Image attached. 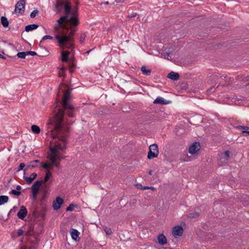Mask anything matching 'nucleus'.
I'll list each match as a JSON object with an SVG mask.
<instances>
[{"label":"nucleus","mask_w":249,"mask_h":249,"mask_svg":"<svg viewBox=\"0 0 249 249\" xmlns=\"http://www.w3.org/2000/svg\"><path fill=\"white\" fill-rule=\"evenodd\" d=\"M72 124L71 120L62 122L61 113H58L55 117L49 119L48 125V133L54 140V146L50 148H54L56 153L59 151H64L66 148L67 138L70 132L69 124Z\"/></svg>","instance_id":"nucleus-1"},{"label":"nucleus","mask_w":249,"mask_h":249,"mask_svg":"<svg viewBox=\"0 0 249 249\" xmlns=\"http://www.w3.org/2000/svg\"><path fill=\"white\" fill-rule=\"evenodd\" d=\"M67 87V86L65 84H62L60 86L59 90H62L63 92V99L60 102L61 106H60L58 102H57L55 104V108L53 110L54 116L53 117H55V115L58 113H61V117L62 122H65L64 115L65 113L70 117H73V113L74 112V108L73 107L70 105L68 101L71 99V91L69 89L65 90V89Z\"/></svg>","instance_id":"nucleus-2"},{"label":"nucleus","mask_w":249,"mask_h":249,"mask_svg":"<svg viewBox=\"0 0 249 249\" xmlns=\"http://www.w3.org/2000/svg\"><path fill=\"white\" fill-rule=\"evenodd\" d=\"M70 32L69 35L62 33V35H56L54 36L58 43L59 47L62 49L67 48L68 49H72L74 48V38L73 37L75 34L76 29L74 27L71 26Z\"/></svg>","instance_id":"nucleus-3"},{"label":"nucleus","mask_w":249,"mask_h":249,"mask_svg":"<svg viewBox=\"0 0 249 249\" xmlns=\"http://www.w3.org/2000/svg\"><path fill=\"white\" fill-rule=\"evenodd\" d=\"M159 155L158 146L157 144L154 143L149 147L147 159L149 160L157 158Z\"/></svg>","instance_id":"nucleus-4"},{"label":"nucleus","mask_w":249,"mask_h":249,"mask_svg":"<svg viewBox=\"0 0 249 249\" xmlns=\"http://www.w3.org/2000/svg\"><path fill=\"white\" fill-rule=\"evenodd\" d=\"M25 0L18 1L15 5V13L16 14H23L25 11Z\"/></svg>","instance_id":"nucleus-5"},{"label":"nucleus","mask_w":249,"mask_h":249,"mask_svg":"<svg viewBox=\"0 0 249 249\" xmlns=\"http://www.w3.org/2000/svg\"><path fill=\"white\" fill-rule=\"evenodd\" d=\"M51 152L50 160L53 164L55 163L57 160H61L60 156L56 153V150L54 148H50Z\"/></svg>","instance_id":"nucleus-6"},{"label":"nucleus","mask_w":249,"mask_h":249,"mask_svg":"<svg viewBox=\"0 0 249 249\" xmlns=\"http://www.w3.org/2000/svg\"><path fill=\"white\" fill-rule=\"evenodd\" d=\"M183 232V229L181 226H176L173 228L172 234L175 237L181 236Z\"/></svg>","instance_id":"nucleus-7"},{"label":"nucleus","mask_w":249,"mask_h":249,"mask_svg":"<svg viewBox=\"0 0 249 249\" xmlns=\"http://www.w3.org/2000/svg\"><path fill=\"white\" fill-rule=\"evenodd\" d=\"M200 143L199 142H195L193 143L189 147V152L192 154L194 155L197 153V151L200 149Z\"/></svg>","instance_id":"nucleus-8"},{"label":"nucleus","mask_w":249,"mask_h":249,"mask_svg":"<svg viewBox=\"0 0 249 249\" xmlns=\"http://www.w3.org/2000/svg\"><path fill=\"white\" fill-rule=\"evenodd\" d=\"M68 19V16H64L60 17V18L57 20V24L54 27V29L56 31H58L59 26H62L63 28H65V26L63 25L64 22L67 21Z\"/></svg>","instance_id":"nucleus-9"},{"label":"nucleus","mask_w":249,"mask_h":249,"mask_svg":"<svg viewBox=\"0 0 249 249\" xmlns=\"http://www.w3.org/2000/svg\"><path fill=\"white\" fill-rule=\"evenodd\" d=\"M67 21L70 22L71 24V26L72 27L77 26L79 24V21L78 17L77 16L74 15L73 13H72V15L71 16L70 18L68 17Z\"/></svg>","instance_id":"nucleus-10"},{"label":"nucleus","mask_w":249,"mask_h":249,"mask_svg":"<svg viewBox=\"0 0 249 249\" xmlns=\"http://www.w3.org/2000/svg\"><path fill=\"white\" fill-rule=\"evenodd\" d=\"M63 202V199L61 197L57 196L53 202V209L55 210H58L60 208Z\"/></svg>","instance_id":"nucleus-11"},{"label":"nucleus","mask_w":249,"mask_h":249,"mask_svg":"<svg viewBox=\"0 0 249 249\" xmlns=\"http://www.w3.org/2000/svg\"><path fill=\"white\" fill-rule=\"evenodd\" d=\"M27 212L26 208L24 206H21L20 210L18 212L17 215L19 219L23 220L26 216Z\"/></svg>","instance_id":"nucleus-12"},{"label":"nucleus","mask_w":249,"mask_h":249,"mask_svg":"<svg viewBox=\"0 0 249 249\" xmlns=\"http://www.w3.org/2000/svg\"><path fill=\"white\" fill-rule=\"evenodd\" d=\"M70 233L71 234V238L73 240L75 241H79V235L80 233L77 230L72 229L70 230Z\"/></svg>","instance_id":"nucleus-13"},{"label":"nucleus","mask_w":249,"mask_h":249,"mask_svg":"<svg viewBox=\"0 0 249 249\" xmlns=\"http://www.w3.org/2000/svg\"><path fill=\"white\" fill-rule=\"evenodd\" d=\"M171 102L169 101H167L164 99L163 98L161 97H158L153 102V103L155 104H160V105H167L170 103Z\"/></svg>","instance_id":"nucleus-14"},{"label":"nucleus","mask_w":249,"mask_h":249,"mask_svg":"<svg viewBox=\"0 0 249 249\" xmlns=\"http://www.w3.org/2000/svg\"><path fill=\"white\" fill-rule=\"evenodd\" d=\"M70 54V52L68 51L61 52V60L63 62H68Z\"/></svg>","instance_id":"nucleus-15"},{"label":"nucleus","mask_w":249,"mask_h":249,"mask_svg":"<svg viewBox=\"0 0 249 249\" xmlns=\"http://www.w3.org/2000/svg\"><path fill=\"white\" fill-rule=\"evenodd\" d=\"M32 197L34 202H35L37 198V195L39 191V188L35 187V186H32L31 187Z\"/></svg>","instance_id":"nucleus-16"},{"label":"nucleus","mask_w":249,"mask_h":249,"mask_svg":"<svg viewBox=\"0 0 249 249\" xmlns=\"http://www.w3.org/2000/svg\"><path fill=\"white\" fill-rule=\"evenodd\" d=\"M167 77L171 80L176 81L179 79V75L177 72L171 71L168 74Z\"/></svg>","instance_id":"nucleus-17"},{"label":"nucleus","mask_w":249,"mask_h":249,"mask_svg":"<svg viewBox=\"0 0 249 249\" xmlns=\"http://www.w3.org/2000/svg\"><path fill=\"white\" fill-rule=\"evenodd\" d=\"M36 177L37 174L36 173H33L31 175L30 177L24 176V178L27 183L28 184H30L36 178Z\"/></svg>","instance_id":"nucleus-18"},{"label":"nucleus","mask_w":249,"mask_h":249,"mask_svg":"<svg viewBox=\"0 0 249 249\" xmlns=\"http://www.w3.org/2000/svg\"><path fill=\"white\" fill-rule=\"evenodd\" d=\"M158 240L159 244L161 245H165L167 242L166 237L163 234H160L158 236Z\"/></svg>","instance_id":"nucleus-19"},{"label":"nucleus","mask_w":249,"mask_h":249,"mask_svg":"<svg viewBox=\"0 0 249 249\" xmlns=\"http://www.w3.org/2000/svg\"><path fill=\"white\" fill-rule=\"evenodd\" d=\"M34 226L35 224L34 223H31L29 225L28 229L25 233L26 235L31 236L34 234Z\"/></svg>","instance_id":"nucleus-20"},{"label":"nucleus","mask_w":249,"mask_h":249,"mask_svg":"<svg viewBox=\"0 0 249 249\" xmlns=\"http://www.w3.org/2000/svg\"><path fill=\"white\" fill-rule=\"evenodd\" d=\"M38 27V25L36 24L28 25L25 27V30L26 32H28L37 29Z\"/></svg>","instance_id":"nucleus-21"},{"label":"nucleus","mask_w":249,"mask_h":249,"mask_svg":"<svg viewBox=\"0 0 249 249\" xmlns=\"http://www.w3.org/2000/svg\"><path fill=\"white\" fill-rule=\"evenodd\" d=\"M141 71L142 74L145 75H150L151 73V70L150 69H147L145 66H143L141 67Z\"/></svg>","instance_id":"nucleus-22"},{"label":"nucleus","mask_w":249,"mask_h":249,"mask_svg":"<svg viewBox=\"0 0 249 249\" xmlns=\"http://www.w3.org/2000/svg\"><path fill=\"white\" fill-rule=\"evenodd\" d=\"M66 2L63 0L57 1L56 5V13L60 12L61 8L64 6Z\"/></svg>","instance_id":"nucleus-23"},{"label":"nucleus","mask_w":249,"mask_h":249,"mask_svg":"<svg viewBox=\"0 0 249 249\" xmlns=\"http://www.w3.org/2000/svg\"><path fill=\"white\" fill-rule=\"evenodd\" d=\"M64 8L65 13V16H68V14H70L71 12V7L69 3L66 2L64 6Z\"/></svg>","instance_id":"nucleus-24"},{"label":"nucleus","mask_w":249,"mask_h":249,"mask_svg":"<svg viewBox=\"0 0 249 249\" xmlns=\"http://www.w3.org/2000/svg\"><path fill=\"white\" fill-rule=\"evenodd\" d=\"M1 23L4 27H7L9 25V21L7 18L4 16L1 17Z\"/></svg>","instance_id":"nucleus-25"},{"label":"nucleus","mask_w":249,"mask_h":249,"mask_svg":"<svg viewBox=\"0 0 249 249\" xmlns=\"http://www.w3.org/2000/svg\"><path fill=\"white\" fill-rule=\"evenodd\" d=\"M31 130L34 133L36 134H38L40 132L39 127L36 125H32L31 126Z\"/></svg>","instance_id":"nucleus-26"},{"label":"nucleus","mask_w":249,"mask_h":249,"mask_svg":"<svg viewBox=\"0 0 249 249\" xmlns=\"http://www.w3.org/2000/svg\"><path fill=\"white\" fill-rule=\"evenodd\" d=\"M9 198L6 196H0V205L8 202Z\"/></svg>","instance_id":"nucleus-27"},{"label":"nucleus","mask_w":249,"mask_h":249,"mask_svg":"<svg viewBox=\"0 0 249 249\" xmlns=\"http://www.w3.org/2000/svg\"><path fill=\"white\" fill-rule=\"evenodd\" d=\"M51 177H52V173H51V172L49 170H48L47 171V172L46 173L44 178L43 180V183L47 182L49 180V178Z\"/></svg>","instance_id":"nucleus-28"},{"label":"nucleus","mask_w":249,"mask_h":249,"mask_svg":"<svg viewBox=\"0 0 249 249\" xmlns=\"http://www.w3.org/2000/svg\"><path fill=\"white\" fill-rule=\"evenodd\" d=\"M42 183H43L42 179L37 180L34 182L32 186H35V187L39 188Z\"/></svg>","instance_id":"nucleus-29"},{"label":"nucleus","mask_w":249,"mask_h":249,"mask_svg":"<svg viewBox=\"0 0 249 249\" xmlns=\"http://www.w3.org/2000/svg\"><path fill=\"white\" fill-rule=\"evenodd\" d=\"M26 52H19L17 54V56L18 57V58H25V56L26 55H27V54L26 53H25Z\"/></svg>","instance_id":"nucleus-30"},{"label":"nucleus","mask_w":249,"mask_h":249,"mask_svg":"<svg viewBox=\"0 0 249 249\" xmlns=\"http://www.w3.org/2000/svg\"><path fill=\"white\" fill-rule=\"evenodd\" d=\"M75 207V205L72 203H71L67 208L66 211H72L74 210Z\"/></svg>","instance_id":"nucleus-31"},{"label":"nucleus","mask_w":249,"mask_h":249,"mask_svg":"<svg viewBox=\"0 0 249 249\" xmlns=\"http://www.w3.org/2000/svg\"><path fill=\"white\" fill-rule=\"evenodd\" d=\"M9 193L13 194L16 196H18L20 195V194H21V192L20 191H18V190H15L14 189L12 190Z\"/></svg>","instance_id":"nucleus-32"},{"label":"nucleus","mask_w":249,"mask_h":249,"mask_svg":"<svg viewBox=\"0 0 249 249\" xmlns=\"http://www.w3.org/2000/svg\"><path fill=\"white\" fill-rule=\"evenodd\" d=\"M53 38V37L51 36H49V35L45 36L42 37V39L40 41L39 44L40 45L41 43L42 42V41L44 40H46L47 39H52Z\"/></svg>","instance_id":"nucleus-33"},{"label":"nucleus","mask_w":249,"mask_h":249,"mask_svg":"<svg viewBox=\"0 0 249 249\" xmlns=\"http://www.w3.org/2000/svg\"><path fill=\"white\" fill-rule=\"evenodd\" d=\"M86 37V35L85 33L82 34L80 36L79 42L82 43L85 41Z\"/></svg>","instance_id":"nucleus-34"},{"label":"nucleus","mask_w":249,"mask_h":249,"mask_svg":"<svg viewBox=\"0 0 249 249\" xmlns=\"http://www.w3.org/2000/svg\"><path fill=\"white\" fill-rule=\"evenodd\" d=\"M38 14V11L37 10H34L30 14V17L31 18H34Z\"/></svg>","instance_id":"nucleus-35"},{"label":"nucleus","mask_w":249,"mask_h":249,"mask_svg":"<svg viewBox=\"0 0 249 249\" xmlns=\"http://www.w3.org/2000/svg\"><path fill=\"white\" fill-rule=\"evenodd\" d=\"M51 166H52V164L48 165V164H47L46 163H42V165H41V167L44 168V169L48 170L49 168H50Z\"/></svg>","instance_id":"nucleus-36"},{"label":"nucleus","mask_w":249,"mask_h":249,"mask_svg":"<svg viewBox=\"0 0 249 249\" xmlns=\"http://www.w3.org/2000/svg\"><path fill=\"white\" fill-rule=\"evenodd\" d=\"M237 128L239 129H244V130H249V127H248V126H241V125H238L236 127Z\"/></svg>","instance_id":"nucleus-37"},{"label":"nucleus","mask_w":249,"mask_h":249,"mask_svg":"<svg viewBox=\"0 0 249 249\" xmlns=\"http://www.w3.org/2000/svg\"><path fill=\"white\" fill-rule=\"evenodd\" d=\"M37 167V165H28L27 166V167L25 168V169L24 170V173H25V171L26 170H28V169H30V168H35Z\"/></svg>","instance_id":"nucleus-38"},{"label":"nucleus","mask_w":249,"mask_h":249,"mask_svg":"<svg viewBox=\"0 0 249 249\" xmlns=\"http://www.w3.org/2000/svg\"><path fill=\"white\" fill-rule=\"evenodd\" d=\"M25 166V165L24 163H20L18 169L17 171H19L23 169L24 167Z\"/></svg>","instance_id":"nucleus-39"},{"label":"nucleus","mask_w":249,"mask_h":249,"mask_svg":"<svg viewBox=\"0 0 249 249\" xmlns=\"http://www.w3.org/2000/svg\"><path fill=\"white\" fill-rule=\"evenodd\" d=\"M25 53H26L27 55L30 54L32 56L36 55L37 54L35 52L33 51H27Z\"/></svg>","instance_id":"nucleus-40"},{"label":"nucleus","mask_w":249,"mask_h":249,"mask_svg":"<svg viewBox=\"0 0 249 249\" xmlns=\"http://www.w3.org/2000/svg\"><path fill=\"white\" fill-rule=\"evenodd\" d=\"M23 231L21 229H18V230L17 231V235L18 236H20L23 234Z\"/></svg>","instance_id":"nucleus-41"},{"label":"nucleus","mask_w":249,"mask_h":249,"mask_svg":"<svg viewBox=\"0 0 249 249\" xmlns=\"http://www.w3.org/2000/svg\"><path fill=\"white\" fill-rule=\"evenodd\" d=\"M210 77L212 79H213L215 81H217V79L218 78V76L216 74L212 75Z\"/></svg>","instance_id":"nucleus-42"},{"label":"nucleus","mask_w":249,"mask_h":249,"mask_svg":"<svg viewBox=\"0 0 249 249\" xmlns=\"http://www.w3.org/2000/svg\"><path fill=\"white\" fill-rule=\"evenodd\" d=\"M214 90V87H212L209 89L207 90V92L208 94H211V93H213Z\"/></svg>","instance_id":"nucleus-43"},{"label":"nucleus","mask_w":249,"mask_h":249,"mask_svg":"<svg viewBox=\"0 0 249 249\" xmlns=\"http://www.w3.org/2000/svg\"><path fill=\"white\" fill-rule=\"evenodd\" d=\"M230 151L227 150L224 152V155L227 159H228L230 157Z\"/></svg>","instance_id":"nucleus-44"},{"label":"nucleus","mask_w":249,"mask_h":249,"mask_svg":"<svg viewBox=\"0 0 249 249\" xmlns=\"http://www.w3.org/2000/svg\"><path fill=\"white\" fill-rule=\"evenodd\" d=\"M242 134L243 135L246 136H249V131L246 130H244L242 131Z\"/></svg>","instance_id":"nucleus-45"},{"label":"nucleus","mask_w":249,"mask_h":249,"mask_svg":"<svg viewBox=\"0 0 249 249\" xmlns=\"http://www.w3.org/2000/svg\"><path fill=\"white\" fill-rule=\"evenodd\" d=\"M137 15V14L136 13L133 12L130 15L128 16V17L130 18H134L136 17Z\"/></svg>","instance_id":"nucleus-46"},{"label":"nucleus","mask_w":249,"mask_h":249,"mask_svg":"<svg viewBox=\"0 0 249 249\" xmlns=\"http://www.w3.org/2000/svg\"><path fill=\"white\" fill-rule=\"evenodd\" d=\"M17 209H18L17 207L14 206L13 207V208L10 210V213L15 212L17 211Z\"/></svg>","instance_id":"nucleus-47"},{"label":"nucleus","mask_w":249,"mask_h":249,"mask_svg":"<svg viewBox=\"0 0 249 249\" xmlns=\"http://www.w3.org/2000/svg\"><path fill=\"white\" fill-rule=\"evenodd\" d=\"M170 53H165L163 54L164 58H167V59H168L169 58H168V57L170 55Z\"/></svg>","instance_id":"nucleus-48"},{"label":"nucleus","mask_w":249,"mask_h":249,"mask_svg":"<svg viewBox=\"0 0 249 249\" xmlns=\"http://www.w3.org/2000/svg\"><path fill=\"white\" fill-rule=\"evenodd\" d=\"M105 231H106V233L108 235L110 234L112 232L110 229H108V230H105Z\"/></svg>","instance_id":"nucleus-49"},{"label":"nucleus","mask_w":249,"mask_h":249,"mask_svg":"<svg viewBox=\"0 0 249 249\" xmlns=\"http://www.w3.org/2000/svg\"><path fill=\"white\" fill-rule=\"evenodd\" d=\"M54 166L58 168L59 167L60 163L59 162H55V163H53Z\"/></svg>","instance_id":"nucleus-50"},{"label":"nucleus","mask_w":249,"mask_h":249,"mask_svg":"<svg viewBox=\"0 0 249 249\" xmlns=\"http://www.w3.org/2000/svg\"><path fill=\"white\" fill-rule=\"evenodd\" d=\"M21 187L20 185H18L17 186V187H16L17 190L19 191V190H21Z\"/></svg>","instance_id":"nucleus-51"},{"label":"nucleus","mask_w":249,"mask_h":249,"mask_svg":"<svg viewBox=\"0 0 249 249\" xmlns=\"http://www.w3.org/2000/svg\"><path fill=\"white\" fill-rule=\"evenodd\" d=\"M39 163V160H36L32 162H31V163Z\"/></svg>","instance_id":"nucleus-52"},{"label":"nucleus","mask_w":249,"mask_h":249,"mask_svg":"<svg viewBox=\"0 0 249 249\" xmlns=\"http://www.w3.org/2000/svg\"><path fill=\"white\" fill-rule=\"evenodd\" d=\"M150 189V187H148V186H144L142 187V190H146V189Z\"/></svg>","instance_id":"nucleus-53"},{"label":"nucleus","mask_w":249,"mask_h":249,"mask_svg":"<svg viewBox=\"0 0 249 249\" xmlns=\"http://www.w3.org/2000/svg\"><path fill=\"white\" fill-rule=\"evenodd\" d=\"M136 186L138 187V188H142V185L141 184H137Z\"/></svg>","instance_id":"nucleus-54"},{"label":"nucleus","mask_w":249,"mask_h":249,"mask_svg":"<svg viewBox=\"0 0 249 249\" xmlns=\"http://www.w3.org/2000/svg\"><path fill=\"white\" fill-rule=\"evenodd\" d=\"M103 4H105V5H107L109 4V2H108V1H105V2L102 3L101 5Z\"/></svg>","instance_id":"nucleus-55"},{"label":"nucleus","mask_w":249,"mask_h":249,"mask_svg":"<svg viewBox=\"0 0 249 249\" xmlns=\"http://www.w3.org/2000/svg\"><path fill=\"white\" fill-rule=\"evenodd\" d=\"M61 71H64L66 70V68H65V67H62L61 68Z\"/></svg>","instance_id":"nucleus-56"},{"label":"nucleus","mask_w":249,"mask_h":249,"mask_svg":"<svg viewBox=\"0 0 249 249\" xmlns=\"http://www.w3.org/2000/svg\"><path fill=\"white\" fill-rule=\"evenodd\" d=\"M148 174L150 175H152V170H150L148 172Z\"/></svg>","instance_id":"nucleus-57"},{"label":"nucleus","mask_w":249,"mask_h":249,"mask_svg":"<svg viewBox=\"0 0 249 249\" xmlns=\"http://www.w3.org/2000/svg\"><path fill=\"white\" fill-rule=\"evenodd\" d=\"M66 156H64V157H60L61 160H63V159H65L66 158Z\"/></svg>","instance_id":"nucleus-58"},{"label":"nucleus","mask_w":249,"mask_h":249,"mask_svg":"<svg viewBox=\"0 0 249 249\" xmlns=\"http://www.w3.org/2000/svg\"><path fill=\"white\" fill-rule=\"evenodd\" d=\"M34 215L36 216V211H34L33 213Z\"/></svg>","instance_id":"nucleus-59"},{"label":"nucleus","mask_w":249,"mask_h":249,"mask_svg":"<svg viewBox=\"0 0 249 249\" xmlns=\"http://www.w3.org/2000/svg\"><path fill=\"white\" fill-rule=\"evenodd\" d=\"M192 213H190V214H189V215H189V216H190V217H194V216L192 215Z\"/></svg>","instance_id":"nucleus-60"},{"label":"nucleus","mask_w":249,"mask_h":249,"mask_svg":"<svg viewBox=\"0 0 249 249\" xmlns=\"http://www.w3.org/2000/svg\"><path fill=\"white\" fill-rule=\"evenodd\" d=\"M91 51V50H89L87 52H86V53H89V52H90Z\"/></svg>","instance_id":"nucleus-61"},{"label":"nucleus","mask_w":249,"mask_h":249,"mask_svg":"<svg viewBox=\"0 0 249 249\" xmlns=\"http://www.w3.org/2000/svg\"><path fill=\"white\" fill-rule=\"evenodd\" d=\"M150 189L154 190L155 188L153 187H149Z\"/></svg>","instance_id":"nucleus-62"},{"label":"nucleus","mask_w":249,"mask_h":249,"mask_svg":"<svg viewBox=\"0 0 249 249\" xmlns=\"http://www.w3.org/2000/svg\"><path fill=\"white\" fill-rule=\"evenodd\" d=\"M115 1H116L117 2H120V0H115Z\"/></svg>","instance_id":"nucleus-63"},{"label":"nucleus","mask_w":249,"mask_h":249,"mask_svg":"<svg viewBox=\"0 0 249 249\" xmlns=\"http://www.w3.org/2000/svg\"><path fill=\"white\" fill-rule=\"evenodd\" d=\"M163 249H172L171 248H163Z\"/></svg>","instance_id":"nucleus-64"}]
</instances>
